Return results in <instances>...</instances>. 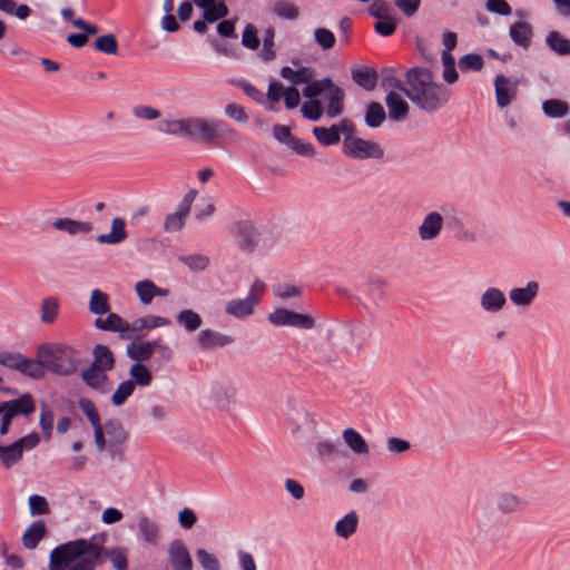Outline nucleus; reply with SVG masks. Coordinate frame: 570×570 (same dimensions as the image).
I'll list each match as a JSON object with an SVG mask.
<instances>
[{"mask_svg": "<svg viewBox=\"0 0 570 570\" xmlns=\"http://www.w3.org/2000/svg\"><path fill=\"white\" fill-rule=\"evenodd\" d=\"M385 104L391 120L401 121L407 117L410 107L396 92L390 91L385 97Z\"/></svg>", "mask_w": 570, "mask_h": 570, "instance_id": "24", "label": "nucleus"}, {"mask_svg": "<svg viewBox=\"0 0 570 570\" xmlns=\"http://www.w3.org/2000/svg\"><path fill=\"white\" fill-rule=\"evenodd\" d=\"M524 502L517 495L504 493L498 498L497 507L504 513H511L523 507Z\"/></svg>", "mask_w": 570, "mask_h": 570, "instance_id": "49", "label": "nucleus"}, {"mask_svg": "<svg viewBox=\"0 0 570 570\" xmlns=\"http://www.w3.org/2000/svg\"><path fill=\"white\" fill-rule=\"evenodd\" d=\"M135 391V383L131 381H122L111 395V403L115 406H121L127 399L132 395Z\"/></svg>", "mask_w": 570, "mask_h": 570, "instance_id": "48", "label": "nucleus"}, {"mask_svg": "<svg viewBox=\"0 0 570 570\" xmlns=\"http://www.w3.org/2000/svg\"><path fill=\"white\" fill-rule=\"evenodd\" d=\"M81 379L88 387L96 390L101 394H105L110 390L107 371L98 368L91 364L81 372Z\"/></svg>", "mask_w": 570, "mask_h": 570, "instance_id": "15", "label": "nucleus"}, {"mask_svg": "<svg viewBox=\"0 0 570 570\" xmlns=\"http://www.w3.org/2000/svg\"><path fill=\"white\" fill-rule=\"evenodd\" d=\"M235 343L232 335L220 333L213 328L202 330L196 337L197 348L203 352L214 351L216 348H224Z\"/></svg>", "mask_w": 570, "mask_h": 570, "instance_id": "10", "label": "nucleus"}, {"mask_svg": "<svg viewBox=\"0 0 570 570\" xmlns=\"http://www.w3.org/2000/svg\"><path fill=\"white\" fill-rule=\"evenodd\" d=\"M353 81L366 91H372L377 85V72L374 68L362 66L351 70Z\"/></svg>", "mask_w": 570, "mask_h": 570, "instance_id": "23", "label": "nucleus"}, {"mask_svg": "<svg viewBox=\"0 0 570 570\" xmlns=\"http://www.w3.org/2000/svg\"><path fill=\"white\" fill-rule=\"evenodd\" d=\"M242 43L244 47L255 50L259 46L257 30L253 24H247L243 31Z\"/></svg>", "mask_w": 570, "mask_h": 570, "instance_id": "64", "label": "nucleus"}, {"mask_svg": "<svg viewBox=\"0 0 570 570\" xmlns=\"http://www.w3.org/2000/svg\"><path fill=\"white\" fill-rule=\"evenodd\" d=\"M275 13L284 19L294 20L298 17L297 8L287 1H279L274 7Z\"/></svg>", "mask_w": 570, "mask_h": 570, "instance_id": "63", "label": "nucleus"}, {"mask_svg": "<svg viewBox=\"0 0 570 570\" xmlns=\"http://www.w3.org/2000/svg\"><path fill=\"white\" fill-rule=\"evenodd\" d=\"M540 285L537 281H529L523 287H512L509 299L515 306H530L539 294Z\"/></svg>", "mask_w": 570, "mask_h": 570, "instance_id": "14", "label": "nucleus"}, {"mask_svg": "<svg viewBox=\"0 0 570 570\" xmlns=\"http://www.w3.org/2000/svg\"><path fill=\"white\" fill-rule=\"evenodd\" d=\"M274 38H275L274 29L273 28L266 29L264 32V38H263V49L261 51V57L265 61H271L275 58Z\"/></svg>", "mask_w": 570, "mask_h": 570, "instance_id": "57", "label": "nucleus"}, {"mask_svg": "<svg viewBox=\"0 0 570 570\" xmlns=\"http://www.w3.org/2000/svg\"><path fill=\"white\" fill-rule=\"evenodd\" d=\"M495 99L500 108L509 106L517 96L518 80L498 75L494 79Z\"/></svg>", "mask_w": 570, "mask_h": 570, "instance_id": "12", "label": "nucleus"}, {"mask_svg": "<svg viewBox=\"0 0 570 570\" xmlns=\"http://www.w3.org/2000/svg\"><path fill=\"white\" fill-rule=\"evenodd\" d=\"M332 86L331 78H323L321 80L309 81L307 86L303 89V96L308 98V100L316 99L320 95L324 94L325 90Z\"/></svg>", "mask_w": 570, "mask_h": 570, "instance_id": "50", "label": "nucleus"}, {"mask_svg": "<svg viewBox=\"0 0 570 570\" xmlns=\"http://www.w3.org/2000/svg\"><path fill=\"white\" fill-rule=\"evenodd\" d=\"M167 553L173 570H193L190 553L181 539L173 540L168 546Z\"/></svg>", "mask_w": 570, "mask_h": 570, "instance_id": "11", "label": "nucleus"}, {"mask_svg": "<svg viewBox=\"0 0 570 570\" xmlns=\"http://www.w3.org/2000/svg\"><path fill=\"white\" fill-rule=\"evenodd\" d=\"M101 547L87 539L59 544L50 552V570H95L100 561Z\"/></svg>", "mask_w": 570, "mask_h": 570, "instance_id": "3", "label": "nucleus"}, {"mask_svg": "<svg viewBox=\"0 0 570 570\" xmlns=\"http://www.w3.org/2000/svg\"><path fill=\"white\" fill-rule=\"evenodd\" d=\"M135 291L141 304L149 305L155 298L156 284L150 279L137 282Z\"/></svg>", "mask_w": 570, "mask_h": 570, "instance_id": "47", "label": "nucleus"}, {"mask_svg": "<svg viewBox=\"0 0 570 570\" xmlns=\"http://www.w3.org/2000/svg\"><path fill=\"white\" fill-rule=\"evenodd\" d=\"M281 76L291 81L293 85L308 83L315 77V70L309 67H302L297 70L291 67H283L281 69Z\"/></svg>", "mask_w": 570, "mask_h": 570, "instance_id": "34", "label": "nucleus"}, {"mask_svg": "<svg viewBox=\"0 0 570 570\" xmlns=\"http://www.w3.org/2000/svg\"><path fill=\"white\" fill-rule=\"evenodd\" d=\"M94 361L91 365L102 368L105 371H111L115 366V357L111 350L102 344H97L92 348Z\"/></svg>", "mask_w": 570, "mask_h": 570, "instance_id": "33", "label": "nucleus"}, {"mask_svg": "<svg viewBox=\"0 0 570 570\" xmlns=\"http://www.w3.org/2000/svg\"><path fill=\"white\" fill-rule=\"evenodd\" d=\"M40 443V435L32 432L9 445H0V461L9 469L22 459L23 451H31Z\"/></svg>", "mask_w": 570, "mask_h": 570, "instance_id": "5", "label": "nucleus"}, {"mask_svg": "<svg viewBox=\"0 0 570 570\" xmlns=\"http://www.w3.org/2000/svg\"><path fill=\"white\" fill-rule=\"evenodd\" d=\"M196 556L204 570H220L217 558L208 551L198 549Z\"/></svg>", "mask_w": 570, "mask_h": 570, "instance_id": "62", "label": "nucleus"}, {"mask_svg": "<svg viewBox=\"0 0 570 570\" xmlns=\"http://www.w3.org/2000/svg\"><path fill=\"white\" fill-rule=\"evenodd\" d=\"M106 318L95 320V327L101 331L119 333L122 338H132L129 334V323L116 313H107Z\"/></svg>", "mask_w": 570, "mask_h": 570, "instance_id": "16", "label": "nucleus"}, {"mask_svg": "<svg viewBox=\"0 0 570 570\" xmlns=\"http://www.w3.org/2000/svg\"><path fill=\"white\" fill-rule=\"evenodd\" d=\"M302 115L312 121H317L323 115V107L320 100H307L302 105Z\"/></svg>", "mask_w": 570, "mask_h": 570, "instance_id": "55", "label": "nucleus"}, {"mask_svg": "<svg viewBox=\"0 0 570 570\" xmlns=\"http://www.w3.org/2000/svg\"><path fill=\"white\" fill-rule=\"evenodd\" d=\"M156 351H160L167 360L173 355L170 347L163 345L159 340L132 342L127 346V355L136 363L148 361Z\"/></svg>", "mask_w": 570, "mask_h": 570, "instance_id": "9", "label": "nucleus"}, {"mask_svg": "<svg viewBox=\"0 0 570 570\" xmlns=\"http://www.w3.org/2000/svg\"><path fill=\"white\" fill-rule=\"evenodd\" d=\"M358 523V514L356 513V511L352 510L335 522V534L342 539H348L356 532Z\"/></svg>", "mask_w": 570, "mask_h": 570, "instance_id": "27", "label": "nucleus"}, {"mask_svg": "<svg viewBox=\"0 0 570 570\" xmlns=\"http://www.w3.org/2000/svg\"><path fill=\"white\" fill-rule=\"evenodd\" d=\"M78 405L82 413L89 420L92 428L101 424L98 410L91 400L82 397L79 400Z\"/></svg>", "mask_w": 570, "mask_h": 570, "instance_id": "52", "label": "nucleus"}, {"mask_svg": "<svg viewBox=\"0 0 570 570\" xmlns=\"http://www.w3.org/2000/svg\"><path fill=\"white\" fill-rule=\"evenodd\" d=\"M228 16V8L223 1H216L207 10L204 11L205 21L213 23Z\"/></svg>", "mask_w": 570, "mask_h": 570, "instance_id": "53", "label": "nucleus"}, {"mask_svg": "<svg viewBox=\"0 0 570 570\" xmlns=\"http://www.w3.org/2000/svg\"><path fill=\"white\" fill-rule=\"evenodd\" d=\"M317 455L322 459L332 456H343L344 450L338 441L322 440L316 443Z\"/></svg>", "mask_w": 570, "mask_h": 570, "instance_id": "45", "label": "nucleus"}, {"mask_svg": "<svg viewBox=\"0 0 570 570\" xmlns=\"http://www.w3.org/2000/svg\"><path fill=\"white\" fill-rule=\"evenodd\" d=\"M105 431L108 438V450L114 458L121 452L122 444L127 441V432L116 420H109L105 423Z\"/></svg>", "mask_w": 570, "mask_h": 570, "instance_id": "18", "label": "nucleus"}, {"mask_svg": "<svg viewBox=\"0 0 570 570\" xmlns=\"http://www.w3.org/2000/svg\"><path fill=\"white\" fill-rule=\"evenodd\" d=\"M257 233L249 222L237 224V242L242 249L250 252L257 245Z\"/></svg>", "mask_w": 570, "mask_h": 570, "instance_id": "29", "label": "nucleus"}, {"mask_svg": "<svg viewBox=\"0 0 570 570\" xmlns=\"http://www.w3.org/2000/svg\"><path fill=\"white\" fill-rule=\"evenodd\" d=\"M507 303L504 293L498 287H488L480 296V306L488 313L500 312Z\"/></svg>", "mask_w": 570, "mask_h": 570, "instance_id": "19", "label": "nucleus"}, {"mask_svg": "<svg viewBox=\"0 0 570 570\" xmlns=\"http://www.w3.org/2000/svg\"><path fill=\"white\" fill-rule=\"evenodd\" d=\"M137 527L141 539L146 543L150 546H157L159 543L160 528L157 522L147 517H140Z\"/></svg>", "mask_w": 570, "mask_h": 570, "instance_id": "28", "label": "nucleus"}, {"mask_svg": "<svg viewBox=\"0 0 570 570\" xmlns=\"http://www.w3.org/2000/svg\"><path fill=\"white\" fill-rule=\"evenodd\" d=\"M343 153L345 156L357 160L381 159L384 155L377 142L357 137H346L344 139Z\"/></svg>", "mask_w": 570, "mask_h": 570, "instance_id": "6", "label": "nucleus"}, {"mask_svg": "<svg viewBox=\"0 0 570 570\" xmlns=\"http://www.w3.org/2000/svg\"><path fill=\"white\" fill-rule=\"evenodd\" d=\"M46 534V524L42 520L33 521L22 535V544L26 549L33 550Z\"/></svg>", "mask_w": 570, "mask_h": 570, "instance_id": "30", "label": "nucleus"}, {"mask_svg": "<svg viewBox=\"0 0 570 570\" xmlns=\"http://www.w3.org/2000/svg\"><path fill=\"white\" fill-rule=\"evenodd\" d=\"M267 318L275 326H289L298 330H312L316 324L312 315L287 308H276L268 314Z\"/></svg>", "mask_w": 570, "mask_h": 570, "instance_id": "8", "label": "nucleus"}, {"mask_svg": "<svg viewBox=\"0 0 570 570\" xmlns=\"http://www.w3.org/2000/svg\"><path fill=\"white\" fill-rule=\"evenodd\" d=\"M288 147L298 155L313 157L315 155L314 146L301 138L293 137L289 140Z\"/></svg>", "mask_w": 570, "mask_h": 570, "instance_id": "60", "label": "nucleus"}, {"mask_svg": "<svg viewBox=\"0 0 570 570\" xmlns=\"http://www.w3.org/2000/svg\"><path fill=\"white\" fill-rule=\"evenodd\" d=\"M483 58L478 53H468L459 60V68L463 72L470 70L480 71L483 68Z\"/></svg>", "mask_w": 570, "mask_h": 570, "instance_id": "54", "label": "nucleus"}, {"mask_svg": "<svg viewBox=\"0 0 570 570\" xmlns=\"http://www.w3.org/2000/svg\"><path fill=\"white\" fill-rule=\"evenodd\" d=\"M89 311L94 315L99 316L109 313V296L98 288L92 289L89 299Z\"/></svg>", "mask_w": 570, "mask_h": 570, "instance_id": "36", "label": "nucleus"}, {"mask_svg": "<svg viewBox=\"0 0 570 570\" xmlns=\"http://www.w3.org/2000/svg\"><path fill=\"white\" fill-rule=\"evenodd\" d=\"M267 318L275 326H289L298 330H312L316 324L312 315L287 308H276L268 314Z\"/></svg>", "mask_w": 570, "mask_h": 570, "instance_id": "7", "label": "nucleus"}, {"mask_svg": "<svg viewBox=\"0 0 570 570\" xmlns=\"http://www.w3.org/2000/svg\"><path fill=\"white\" fill-rule=\"evenodd\" d=\"M348 449L356 455H367L370 452L366 440L353 428H346L342 433Z\"/></svg>", "mask_w": 570, "mask_h": 570, "instance_id": "26", "label": "nucleus"}, {"mask_svg": "<svg viewBox=\"0 0 570 570\" xmlns=\"http://www.w3.org/2000/svg\"><path fill=\"white\" fill-rule=\"evenodd\" d=\"M129 376L135 386H149L153 381L150 370L142 363H134L129 368Z\"/></svg>", "mask_w": 570, "mask_h": 570, "instance_id": "41", "label": "nucleus"}, {"mask_svg": "<svg viewBox=\"0 0 570 570\" xmlns=\"http://www.w3.org/2000/svg\"><path fill=\"white\" fill-rule=\"evenodd\" d=\"M543 112L549 118H561L569 111V106L566 101L559 99H549L542 104Z\"/></svg>", "mask_w": 570, "mask_h": 570, "instance_id": "46", "label": "nucleus"}, {"mask_svg": "<svg viewBox=\"0 0 570 570\" xmlns=\"http://www.w3.org/2000/svg\"><path fill=\"white\" fill-rule=\"evenodd\" d=\"M60 309V303L56 297H46L41 301L40 320L45 324H52Z\"/></svg>", "mask_w": 570, "mask_h": 570, "instance_id": "39", "label": "nucleus"}, {"mask_svg": "<svg viewBox=\"0 0 570 570\" xmlns=\"http://www.w3.org/2000/svg\"><path fill=\"white\" fill-rule=\"evenodd\" d=\"M344 91L332 81V86L324 92L326 114L330 118H336L343 112Z\"/></svg>", "mask_w": 570, "mask_h": 570, "instance_id": "21", "label": "nucleus"}, {"mask_svg": "<svg viewBox=\"0 0 570 570\" xmlns=\"http://www.w3.org/2000/svg\"><path fill=\"white\" fill-rule=\"evenodd\" d=\"M17 371L33 380L42 379L46 375V368L40 358L37 357V360H33L26 357L24 355L19 363Z\"/></svg>", "mask_w": 570, "mask_h": 570, "instance_id": "35", "label": "nucleus"}, {"mask_svg": "<svg viewBox=\"0 0 570 570\" xmlns=\"http://www.w3.org/2000/svg\"><path fill=\"white\" fill-rule=\"evenodd\" d=\"M4 410H7L13 417L26 416L28 417L36 411V402L31 394L24 393L17 399L0 402Z\"/></svg>", "mask_w": 570, "mask_h": 570, "instance_id": "17", "label": "nucleus"}, {"mask_svg": "<svg viewBox=\"0 0 570 570\" xmlns=\"http://www.w3.org/2000/svg\"><path fill=\"white\" fill-rule=\"evenodd\" d=\"M386 114L380 102L372 101L367 105L365 111V124L371 128H377L385 120Z\"/></svg>", "mask_w": 570, "mask_h": 570, "instance_id": "42", "label": "nucleus"}, {"mask_svg": "<svg viewBox=\"0 0 570 570\" xmlns=\"http://www.w3.org/2000/svg\"><path fill=\"white\" fill-rule=\"evenodd\" d=\"M0 10L7 14L16 16L20 20L27 19L32 12L29 6H17L14 0H0Z\"/></svg>", "mask_w": 570, "mask_h": 570, "instance_id": "44", "label": "nucleus"}, {"mask_svg": "<svg viewBox=\"0 0 570 570\" xmlns=\"http://www.w3.org/2000/svg\"><path fill=\"white\" fill-rule=\"evenodd\" d=\"M176 322L187 332H195L200 328L203 320L194 309H183L176 316Z\"/></svg>", "mask_w": 570, "mask_h": 570, "instance_id": "38", "label": "nucleus"}, {"mask_svg": "<svg viewBox=\"0 0 570 570\" xmlns=\"http://www.w3.org/2000/svg\"><path fill=\"white\" fill-rule=\"evenodd\" d=\"M39 425L43 432L46 440H49L53 430V413L48 410L46 406L41 409Z\"/></svg>", "mask_w": 570, "mask_h": 570, "instance_id": "61", "label": "nucleus"}, {"mask_svg": "<svg viewBox=\"0 0 570 570\" xmlns=\"http://www.w3.org/2000/svg\"><path fill=\"white\" fill-rule=\"evenodd\" d=\"M406 97L426 112H434L448 104L451 97L449 88L434 80L426 68L414 67L405 75Z\"/></svg>", "mask_w": 570, "mask_h": 570, "instance_id": "2", "label": "nucleus"}, {"mask_svg": "<svg viewBox=\"0 0 570 570\" xmlns=\"http://www.w3.org/2000/svg\"><path fill=\"white\" fill-rule=\"evenodd\" d=\"M314 38L316 43L323 49V50H330L335 45V36L334 33L326 29V28H317L314 31Z\"/></svg>", "mask_w": 570, "mask_h": 570, "instance_id": "58", "label": "nucleus"}, {"mask_svg": "<svg viewBox=\"0 0 570 570\" xmlns=\"http://www.w3.org/2000/svg\"><path fill=\"white\" fill-rule=\"evenodd\" d=\"M256 306L257 299L246 296L245 298H234L228 301L225 305V312L235 318L242 320L250 316Z\"/></svg>", "mask_w": 570, "mask_h": 570, "instance_id": "20", "label": "nucleus"}, {"mask_svg": "<svg viewBox=\"0 0 570 570\" xmlns=\"http://www.w3.org/2000/svg\"><path fill=\"white\" fill-rule=\"evenodd\" d=\"M126 224L122 218H114L111 222V230L108 234H100L97 236V242L100 244H118L127 238Z\"/></svg>", "mask_w": 570, "mask_h": 570, "instance_id": "31", "label": "nucleus"}, {"mask_svg": "<svg viewBox=\"0 0 570 570\" xmlns=\"http://www.w3.org/2000/svg\"><path fill=\"white\" fill-rule=\"evenodd\" d=\"M313 135L317 139V141L323 146H333L340 142L341 135L340 128L336 125H333L328 128L326 127H314Z\"/></svg>", "mask_w": 570, "mask_h": 570, "instance_id": "37", "label": "nucleus"}, {"mask_svg": "<svg viewBox=\"0 0 570 570\" xmlns=\"http://www.w3.org/2000/svg\"><path fill=\"white\" fill-rule=\"evenodd\" d=\"M28 501L31 515H45L50 512L48 501L45 497L32 494L29 497Z\"/></svg>", "mask_w": 570, "mask_h": 570, "instance_id": "56", "label": "nucleus"}, {"mask_svg": "<svg viewBox=\"0 0 570 570\" xmlns=\"http://www.w3.org/2000/svg\"><path fill=\"white\" fill-rule=\"evenodd\" d=\"M509 36L515 45L528 48L533 36L532 27L525 21L514 22L510 26Z\"/></svg>", "mask_w": 570, "mask_h": 570, "instance_id": "25", "label": "nucleus"}, {"mask_svg": "<svg viewBox=\"0 0 570 570\" xmlns=\"http://www.w3.org/2000/svg\"><path fill=\"white\" fill-rule=\"evenodd\" d=\"M170 321L163 316L148 315L140 317L129 323V334L134 337H138L144 331H150L153 328L168 326Z\"/></svg>", "mask_w": 570, "mask_h": 570, "instance_id": "22", "label": "nucleus"}, {"mask_svg": "<svg viewBox=\"0 0 570 570\" xmlns=\"http://www.w3.org/2000/svg\"><path fill=\"white\" fill-rule=\"evenodd\" d=\"M37 357L43 362L49 372L67 376L76 372L79 365V353L62 343H43L37 348Z\"/></svg>", "mask_w": 570, "mask_h": 570, "instance_id": "4", "label": "nucleus"}, {"mask_svg": "<svg viewBox=\"0 0 570 570\" xmlns=\"http://www.w3.org/2000/svg\"><path fill=\"white\" fill-rule=\"evenodd\" d=\"M549 48L560 56L570 53V40L562 37L558 31H550L546 37Z\"/></svg>", "mask_w": 570, "mask_h": 570, "instance_id": "43", "label": "nucleus"}, {"mask_svg": "<svg viewBox=\"0 0 570 570\" xmlns=\"http://www.w3.org/2000/svg\"><path fill=\"white\" fill-rule=\"evenodd\" d=\"M95 48L105 55H116L118 51L116 37L111 33L98 37L95 41Z\"/></svg>", "mask_w": 570, "mask_h": 570, "instance_id": "51", "label": "nucleus"}, {"mask_svg": "<svg viewBox=\"0 0 570 570\" xmlns=\"http://www.w3.org/2000/svg\"><path fill=\"white\" fill-rule=\"evenodd\" d=\"M101 554H105L111 562L112 567L116 570H127L128 569V551L125 548H112L105 550L101 547ZM102 556H100L101 558ZM101 563V560L98 564Z\"/></svg>", "mask_w": 570, "mask_h": 570, "instance_id": "40", "label": "nucleus"}, {"mask_svg": "<svg viewBox=\"0 0 570 570\" xmlns=\"http://www.w3.org/2000/svg\"><path fill=\"white\" fill-rule=\"evenodd\" d=\"M444 225L443 216L439 212L426 214L417 227V235L422 242H431L438 238Z\"/></svg>", "mask_w": 570, "mask_h": 570, "instance_id": "13", "label": "nucleus"}, {"mask_svg": "<svg viewBox=\"0 0 570 570\" xmlns=\"http://www.w3.org/2000/svg\"><path fill=\"white\" fill-rule=\"evenodd\" d=\"M156 129L166 135L198 140L213 146L223 137L236 135L225 120H207L200 117L188 118H163L158 121Z\"/></svg>", "mask_w": 570, "mask_h": 570, "instance_id": "1", "label": "nucleus"}, {"mask_svg": "<svg viewBox=\"0 0 570 570\" xmlns=\"http://www.w3.org/2000/svg\"><path fill=\"white\" fill-rule=\"evenodd\" d=\"M52 226L70 235L87 234L94 229L90 222H79L70 218H59L53 222Z\"/></svg>", "mask_w": 570, "mask_h": 570, "instance_id": "32", "label": "nucleus"}, {"mask_svg": "<svg viewBox=\"0 0 570 570\" xmlns=\"http://www.w3.org/2000/svg\"><path fill=\"white\" fill-rule=\"evenodd\" d=\"M180 261L190 269L195 272L204 271L209 265V258L205 255H189L184 256Z\"/></svg>", "mask_w": 570, "mask_h": 570, "instance_id": "59", "label": "nucleus"}]
</instances>
